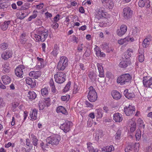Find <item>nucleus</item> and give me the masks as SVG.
Returning a JSON list of instances; mask_svg holds the SVG:
<instances>
[{
	"label": "nucleus",
	"mask_w": 152,
	"mask_h": 152,
	"mask_svg": "<svg viewBox=\"0 0 152 152\" xmlns=\"http://www.w3.org/2000/svg\"><path fill=\"white\" fill-rule=\"evenodd\" d=\"M37 64L35 66V68L37 70H39L43 68L44 66L43 59L39 57L37 58Z\"/></svg>",
	"instance_id": "16"
},
{
	"label": "nucleus",
	"mask_w": 152,
	"mask_h": 152,
	"mask_svg": "<svg viewBox=\"0 0 152 152\" xmlns=\"http://www.w3.org/2000/svg\"><path fill=\"white\" fill-rule=\"evenodd\" d=\"M37 11L36 10H34L32 12V15L28 18V21H31L32 19L35 18L37 17Z\"/></svg>",
	"instance_id": "37"
},
{
	"label": "nucleus",
	"mask_w": 152,
	"mask_h": 152,
	"mask_svg": "<svg viewBox=\"0 0 152 152\" xmlns=\"http://www.w3.org/2000/svg\"><path fill=\"white\" fill-rule=\"evenodd\" d=\"M1 78L4 85H6L9 84L11 81V79L10 77L7 75L2 76Z\"/></svg>",
	"instance_id": "25"
},
{
	"label": "nucleus",
	"mask_w": 152,
	"mask_h": 152,
	"mask_svg": "<svg viewBox=\"0 0 152 152\" xmlns=\"http://www.w3.org/2000/svg\"><path fill=\"white\" fill-rule=\"evenodd\" d=\"M105 15L102 8H100L97 10L96 12L95 18L99 20L102 17H104Z\"/></svg>",
	"instance_id": "19"
},
{
	"label": "nucleus",
	"mask_w": 152,
	"mask_h": 152,
	"mask_svg": "<svg viewBox=\"0 0 152 152\" xmlns=\"http://www.w3.org/2000/svg\"><path fill=\"white\" fill-rule=\"evenodd\" d=\"M24 66L22 65L19 66L15 70V74L18 77L20 78L23 77V70Z\"/></svg>",
	"instance_id": "11"
},
{
	"label": "nucleus",
	"mask_w": 152,
	"mask_h": 152,
	"mask_svg": "<svg viewBox=\"0 0 152 152\" xmlns=\"http://www.w3.org/2000/svg\"><path fill=\"white\" fill-rule=\"evenodd\" d=\"M140 144L139 143H136L134 145V148H135V150L136 149L137 152L139 149Z\"/></svg>",
	"instance_id": "61"
},
{
	"label": "nucleus",
	"mask_w": 152,
	"mask_h": 152,
	"mask_svg": "<svg viewBox=\"0 0 152 152\" xmlns=\"http://www.w3.org/2000/svg\"><path fill=\"white\" fill-rule=\"evenodd\" d=\"M114 149L113 145H111L109 146H106L102 148V151L107 152H110Z\"/></svg>",
	"instance_id": "34"
},
{
	"label": "nucleus",
	"mask_w": 152,
	"mask_h": 152,
	"mask_svg": "<svg viewBox=\"0 0 152 152\" xmlns=\"http://www.w3.org/2000/svg\"><path fill=\"white\" fill-rule=\"evenodd\" d=\"M131 63L130 59H123L119 64V66L121 68H125Z\"/></svg>",
	"instance_id": "13"
},
{
	"label": "nucleus",
	"mask_w": 152,
	"mask_h": 152,
	"mask_svg": "<svg viewBox=\"0 0 152 152\" xmlns=\"http://www.w3.org/2000/svg\"><path fill=\"white\" fill-rule=\"evenodd\" d=\"M69 39L71 42H77L78 38L75 37V36L72 35L70 37Z\"/></svg>",
	"instance_id": "54"
},
{
	"label": "nucleus",
	"mask_w": 152,
	"mask_h": 152,
	"mask_svg": "<svg viewBox=\"0 0 152 152\" xmlns=\"http://www.w3.org/2000/svg\"><path fill=\"white\" fill-rule=\"evenodd\" d=\"M134 145L132 144L126 146L125 149V152H129L131 151L134 148Z\"/></svg>",
	"instance_id": "45"
},
{
	"label": "nucleus",
	"mask_w": 152,
	"mask_h": 152,
	"mask_svg": "<svg viewBox=\"0 0 152 152\" xmlns=\"http://www.w3.org/2000/svg\"><path fill=\"white\" fill-rule=\"evenodd\" d=\"M127 38L126 37L124 39H121L118 40V43L121 45L123 44H127Z\"/></svg>",
	"instance_id": "46"
},
{
	"label": "nucleus",
	"mask_w": 152,
	"mask_h": 152,
	"mask_svg": "<svg viewBox=\"0 0 152 152\" xmlns=\"http://www.w3.org/2000/svg\"><path fill=\"white\" fill-rule=\"evenodd\" d=\"M59 48L57 45H54L53 51L51 52V54L54 56H56L58 53Z\"/></svg>",
	"instance_id": "38"
},
{
	"label": "nucleus",
	"mask_w": 152,
	"mask_h": 152,
	"mask_svg": "<svg viewBox=\"0 0 152 152\" xmlns=\"http://www.w3.org/2000/svg\"><path fill=\"white\" fill-rule=\"evenodd\" d=\"M41 72L39 71H33L30 72L29 73V76L33 77L34 79H37L41 75Z\"/></svg>",
	"instance_id": "22"
},
{
	"label": "nucleus",
	"mask_w": 152,
	"mask_h": 152,
	"mask_svg": "<svg viewBox=\"0 0 152 152\" xmlns=\"http://www.w3.org/2000/svg\"><path fill=\"white\" fill-rule=\"evenodd\" d=\"M149 0H140L138 2L139 6L141 7L145 6V7L148 8L150 7Z\"/></svg>",
	"instance_id": "15"
},
{
	"label": "nucleus",
	"mask_w": 152,
	"mask_h": 152,
	"mask_svg": "<svg viewBox=\"0 0 152 152\" xmlns=\"http://www.w3.org/2000/svg\"><path fill=\"white\" fill-rule=\"evenodd\" d=\"M27 84L31 88L34 87L36 86L35 80L34 79H32L30 78H28L26 79Z\"/></svg>",
	"instance_id": "20"
},
{
	"label": "nucleus",
	"mask_w": 152,
	"mask_h": 152,
	"mask_svg": "<svg viewBox=\"0 0 152 152\" xmlns=\"http://www.w3.org/2000/svg\"><path fill=\"white\" fill-rule=\"evenodd\" d=\"M50 85L51 87L52 88V91L53 92H55V87L54 85V81L52 79H50Z\"/></svg>",
	"instance_id": "47"
},
{
	"label": "nucleus",
	"mask_w": 152,
	"mask_h": 152,
	"mask_svg": "<svg viewBox=\"0 0 152 152\" xmlns=\"http://www.w3.org/2000/svg\"><path fill=\"white\" fill-rule=\"evenodd\" d=\"M140 30L139 28L137 27H134L132 30V35L134 36L137 35L139 32Z\"/></svg>",
	"instance_id": "41"
},
{
	"label": "nucleus",
	"mask_w": 152,
	"mask_h": 152,
	"mask_svg": "<svg viewBox=\"0 0 152 152\" xmlns=\"http://www.w3.org/2000/svg\"><path fill=\"white\" fill-rule=\"evenodd\" d=\"M97 66L99 72V76L101 77H104V75L102 64L98 63L97 64Z\"/></svg>",
	"instance_id": "21"
},
{
	"label": "nucleus",
	"mask_w": 152,
	"mask_h": 152,
	"mask_svg": "<svg viewBox=\"0 0 152 152\" xmlns=\"http://www.w3.org/2000/svg\"><path fill=\"white\" fill-rule=\"evenodd\" d=\"M45 104H44V102L42 101L39 102V110H43L45 107Z\"/></svg>",
	"instance_id": "49"
},
{
	"label": "nucleus",
	"mask_w": 152,
	"mask_h": 152,
	"mask_svg": "<svg viewBox=\"0 0 152 152\" xmlns=\"http://www.w3.org/2000/svg\"><path fill=\"white\" fill-rule=\"evenodd\" d=\"M143 84L145 87H149L152 84V77H144L143 78Z\"/></svg>",
	"instance_id": "12"
},
{
	"label": "nucleus",
	"mask_w": 152,
	"mask_h": 152,
	"mask_svg": "<svg viewBox=\"0 0 152 152\" xmlns=\"http://www.w3.org/2000/svg\"><path fill=\"white\" fill-rule=\"evenodd\" d=\"M68 60L65 56H62L60 57L57 67L58 70H64L68 65Z\"/></svg>",
	"instance_id": "3"
},
{
	"label": "nucleus",
	"mask_w": 152,
	"mask_h": 152,
	"mask_svg": "<svg viewBox=\"0 0 152 152\" xmlns=\"http://www.w3.org/2000/svg\"><path fill=\"white\" fill-rule=\"evenodd\" d=\"M7 47L8 45L7 44L5 43H3L0 45L1 48L3 50H6Z\"/></svg>",
	"instance_id": "57"
},
{
	"label": "nucleus",
	"mask_w": 152,
	"mask_h": 152,
	"mask_svg": "<svg viewBox=\"0 0 152 152\" xmlns=\"http://www.w3.org/2000/svg\"><path fill=\"white\" fill-rule=\"evenodd\" d=\"M131 127L130 130L131 132H133L136 130V123L135 122L133 121L131 123Z\"/></svg>",
	"instance_id": "43"
},
{
	"label": "nucleus",
	"mask_w": 152,
	"mask_h": 152,
	"mask_svg": "<svg viewBox=\"0 0 152 152\" xmlns=\"http://www.w3.org/2000/svg\"><path fill=\"white\" fill-rule=\"evenodd\" d=\"M123 16L126 19H129L132 16L133 14V11L129 7H127L124 8L123 10Z\"/></svg>",
	"instance_id": "10"
},
{
	"label": "nucleus",
	"mask_w": 152,
	"mask_h": 152,
	"mask_svg": "<svg viewBox=\"0 0 152 152\" xmlns=\"http://www.w3.org/2000/svg\"><path fill=\"white\" fill-rule=\"evenodd\" d=\"M136 140L139 141L141 137V132L140 129H137L135 134Z\"/></svg>",
	"instance_id": "44"
},
{
	"label": "nucleus",
	"mask_w": 152,
	"mask_h": 152,
	"mask_svg": "<svg viewBox=\"0 0 152 152\" xmlns=\"http://www.w3.org/2000/svg\"><path fill=\"white\" fill-rule=\"evenodd\" d=\"M134 91L133 87L130 88L129 89H126L124 90V94L125 97L128 99H131L135 97V95L133 92Z\"/></svg>",
	"instance_id": "9"
},
{
	"label": "nucleus",
	"mask_w": 152,
	"mask_h": 152,
	"mask_svg": "<svg viewBox=\"0 0 152 152\" xmlns=\"http://www.w3.org/2000/svg\"><path fill=\"white\" fill-rule=\"evenodd\" d=\"M27 15H26L24 13L21 12V14L20 15L18 18L21 20L23 19Z\"/></svg>",
	"instance_id": "64"
},
{
	"label": "nucleus",
	"mask_w": 152,
	"mask_h": 152,
	"mask_svg": "<svg viewBox=\"0 0 152 152\" xmlns=\"http://www.w3.org/2000/svg\"><path fill=\"white\" fill-rule=\"evenodd\" d=\"M60 15L59 14H57L54 18L53 21L54 22H57L59 20Z\"/></svg>",
	"instance_id": "62"
},
{
	"label": "nucleus",
	"mask_w": 152,
	"mask_h": 152,
	"mask_svg": "<svg viewBox=\"0 0 152 152\" xmlns=\"http://www.w3.org/2000/svg\"><path fill=\"white\" fill-rule=\"evenodd\" d=\"M10 20L5 21L1 25V29L3 31H5L8 28L9 25L10 24Z\"/></svg>",
	"instance_id": "29"
},
{
	"label": "nucleus",
	"mask_w": 152,
	"mask_h": 152,
	"mask_svg": "<svg viewBox=\"0 0 152 152\" xmlns=\"http://www.w3.org/2000/svg\"><path fill=\"white\" fill-rule=\"evenodd\" d=\"M124 112L127 116L131 115L135 112V107L133 105H129L124 107Z\"/></svg>",
	"instance_id": "8"
},
{
	"label": "nucleus",
	"mask_w": 152,
	"mask_h": 152,
	"mask_svg": "<svg viewBox=\"0 0 152 152\" xmlns=\"http://www.w3.org/2000/svg\"><path fill=\"white\" fill-rule=\"evenodd\" d=\"M103 109L104 111L107 113H112L113 112V111L110 108H108V107L106 106H104L103 107Z\"/></svg>",
	"instance_id": "53"
},
{
	"label": "nucleus",
	"mask_w": 152,
	"mask_h": 152,
	"mask_svg": "<svg viewBox=\"0 0 152 152\" xmlns=\"http://www.w3.org/2000/svg\"><path fill=\"white\" fill-rule=\"evenodd\" d=\"M52 27L54 29H56L58 28L59 26V25L57 22H53L52 24Z\"/></svg>",
	"instance_id": "58"
},
{
	"label": "nucleus",
	"mask_w": 152,
	"mask_h": 152,
	"mask_svg": "<svg viewBox=\"0 0 152 152\" xmlns=\"http://www.w3.org/2000/svg\"><path fill=\"white\" fill-rule=\"evenodd\" d=\"M60 140V137L59 135H55L48 137L46 139L48 143L51 144L52 145H57Z\"/></svg>",
	"instance_id": "6"
},
{
	"label": "nucleus",
	"mask_w": 152,
	"mask_h": 152,
	"mask_svg": "<svg viewBox=\"0 0 152 152\" xmlns=\"http://www.w3.org/2000/svg\"><path fill=\"white\" fill-rule=\"evenodd\" d=\"M49 89L47 88H42L41 90V94L42 96H46L49 93Z\"/></svg>",
	"instance_id": "39"
},
{
	"label": "nucleus",
	"mask_w": 152,
	"mask_h": 152,
	"mask_svg": "<svg viewBox=\"0 0 152 152\" xmlns=\"http://www.w3.org/2000/svg\"><path fill=\"white\" fill-rule=\"evenodd\" d=\"M12 53L10 50H6L3 52L1 54L2 58L4 60H7L12 57Z\"/></svg>",
	"instance_id": "17"
},
{
	"label": "nucleus",
	"mask_w": 152,
	"mask_h": 152,
	"mask_svg": "<svg viewBox=\"0 0 152 152\" xmlns=\"http://www.w3.org/2000/svg\"><path fill=\"white\" fill-rule=\"evenodd\" d=\"M71 84V82L70 81L69 82L66 84V86L63 89L64 92H66L68 91L70 87V85Z\"/></svg>",
	"instance_id": "48"
},
{
	"label": "nucleus",
	"mask_w": 152,
	"mask_h": 152,
	"mask_svg": "<svg viewBox=\"0 0 152 152\" xmlns=\"http://www.w3.org/2000/svg\"><path fill=\"white\" fill-rule=\"evenodd\" d=\"M72 123L68 121H66L63 124H61L60 128L65 132L66 133L69 131L70 128L72 126Z\"/></svg>",
	"instance_id": "7"
},
{
	"label": "nucleus",
	"mask_w": 152,
	"mask_h": 152,
	"mask_svg": "<svg viewBox=\"0 0 152 152\" xmlns=\"http://www.w3.org/2000/svg\"><path fill=\"white\" fill-rule=\"evenodd\" d=\"M96 114V117L98 118H101L103 115V110L101 109H96L95 111Z\"/></svg>",
	"instance_id": "36"
},
{
	"label": "nucleus",
	"mask_w": 152,
	"mask_h": 152,
	"mask_svg": "<svg viewBox=\"0 0 152 152\" xmlns=\"http://www.w3.org/2000/svg\"><path fill=\"white\" fill-rule=\"evenodd\" d=\"M37 111L36 109H35L33 110L32 113L30 114L31 119L34 120L36 119L37 115Z\"/></svg>",
	"instance_id": "32"
},
{
	"label": "nucleus",
	"mask_w": 152,
	"mask_h": 152,
	"mask_svg": "<svg viewBox=\"0 0 152 152\" xmlns=\"http://www.w3.org/2000/svg\"><path fill=\"white\" fill-rule=\"evenodd\" d=\"M26 36V34L25 33H23L20 36V42H25V37Z\"/></svg>",
	"instance_id": "60"
},
{
	"label": "nucleus",
	"mask_w": 152,
	"mask_h": 152,
	"mask_svg": "<svg viewBox=\"0 0 152 152\" xmlns=\"http://www.w3.org/2000/svg\"><path fill=\"white\" fill-rule=\"evenodd\" d=\"M31 139L33 145L34 146L37 147L39 144L38 142V140L37 137L34 134H31Z\"/></svg>",
	"instance_id": "24"
},
{
	"label": "nucleus",
	"mask_w": 152,
	"mask_h": 152,
	"mask_svg": "<svg viewBox=\"0 0 152 152\" xmlns=\"http://www.w3.org/2000/svg\"><path fill=\"white\" fill-rule=\"evenodd\" d=\"M151 39L149 38H146L143 41L142 46L143 48H146L148 47L150 42Z\"/></svg>",
	"instance_id": "33"
},
{
	"label": "nucleus",
	"mask_w": 152,
	"mask_h": 152,
	"mask_svg": "<svg viewBox=\"0 0 152 152\" xmlns=\"http://www.w3.org/2000/svg\"><path fill=\"white\" fill-rule=\"evenodd\" d=\"M139 52V60L140 62H143L144 59L143 55L144 50L142 48H140L138 50Z\"/></svg>",
	"instance_id": "27"
},
{
	"label": "nucleus",
	"mask_w": 152,
	"mask_h": 152,
	"mask_svg": "<svg viewBox=\"0 0 152 152\" xmlns=\"http://www.w3.org/2000/svg\"><path fill=\"white\" fill-rule=\"evenodd\" d=\"M145 152H152V143L146 148Z\"/></svg>",
	"instance_id": "56"
},
{
	"label": "nucleus",
	"mask_w": 152,
	"mask_h": 152,
	"mask_svg": "<svg viewBox=\"0 0 152 152\" xmlns=\"http://www.w3.org/2000/svg\"><path fill=\"white\" fill-rule=\"evenodd\" d=\"M43 102H44V104L47 107L49 106L50 104V99L49 98L44 99V100Z\"/></svg>",
	"instance_id": "50"
},
{
	"label": "nucleus",
	"mask_w": 152,
	"mask_h": 152,
	"mask_svg": "<svg viewBox=\"0 0 152 152\" xmlns=\"http://www.w3.org/2000/svg\"><path fill=\"white\" fill-rule=\"evenodd\" d=\"M88 76L92 81H95L96 79V75L93 71H90Z\"/></svg>",
	"instance_id": "30"
},
{
	"label": "nucleus",
	"mask_w": 152,
	"mask_h": 152,
	"mask_svg": "<svg viewBox=\"0 0 152 152\" xmlns=\"http://www.w3.org/2000/svg\"><path fill=\"white\" fill-rule=\"evenodd\" d=\"M133 52V50L132 49H129L127 50L126 53H127L128 55H129L130 57H131L132 55V54Z\"/></svg>",
	"instance_id": "59"
},
{
	"label": "nucleus",
	"mask_w": 152,
	"mask_h": 152,
	"mask_svg": "<svg viewBox=\"0 0 152 152\" xmlns=\"http://www.w3.org/2000/svg\"><path fill=\"white\" fill-rule=\"evenodd\" d=\"M66 74L63 72H58L54 76L55 81L57 83L61 84L66 80Z\"/></svg>",
	"instance_id": "5"
},
{
	"label": "nucleus",
	"mask_w": 152,
	"mask_h": 152,
	"mask_svg": "<svg viewBox=\"0 0 152 152\" xmlns=\"http://www.w3.org/2000/svg\"><path fill=\"white\" fill-rule=\"evenodd\" d=\"M9 65L8 62H5L2 65V68L3 73H8L9 72L10 69Z\"/></svg>",
	"instance_id": "23"
},
{
	"label": "nucleus",
	"mask_w": 152,
	"mask_h": 152,
	"mask_svg": "<svg viewBox=\"0 0 152 152\" xmlns=\"http://www.w3.org/2000/svg\"><path fill=\"white\" fill-rule=\"evenodd\" d=\"M113 119L116 122L120 123L123 119L122 115L119 113H115L113 115Z\"/></svg>",
	"instance_id": "18"
},
{
	"label": "nucleus",
	"mask_w": 152,
	"mask_h": 152,
	"mask_svg": "<svg viewBox=\"0 0 152 152\" xmlns=\"http://www.w3.org/2000/svg\"><path fill=\"white\" fill-rule=\"evenodd\" d=\"M102 48L104 49H107L109 47L107 43H104L102 44Z\"/></svg>",
	"instance_id": "63"
},
{
	"label": "nucleus",
	"mask_w": 152,
	"mask_h": 152,
	"mask_svg": "<svg viewBox=\"0 0 152 152\" xmlns=\"http://www.w3.org/2000/svg\"><path fill=\"white\" fill-rule=\"evenodd\" d=\"M132 78V77L129 74H123L118 77L117 79V82L121 85H123L127 83L130 82Z\"/></svg>",
	"instance_id": "2"
},
{
	"label": "nucleus",
	"mask_w": 152,
	"mask_h": 152,
	"mask_svg": "<svg viewBox=\"0 0 152 152\" xmlns=\"http://www.w3.org/2000/svg\"><path fill=\"white\" fill-rule=\"evenodd\" d=\"M105 5L103 6L106 9H110L113 8L114 6V4L112 0H110L108 2L105 3Z\"/></svg>",
	"instance_id": "31"
},
{
	"label": "nucleus",
	"mask_w": 152,
	"mask_h": 152,
	"mask_svg": "<svg viewBox=\"0 0 152 152\" xmlns=\"http://www.w3.org/2000/svg\"><path fill=\"white\" fill-rule=\"evenodd\" d=\"M57 111L58 113H61L64 114H66L67 113L65 109L62 106L58 107L57 108Z\"/></svg>",
	"instance_id": "40"
},
{
	"label": "nucleus",
	"mask_w": 152,
	"mask_h": 152,
	"mask_svg": "<svg viewBox=\"0 0 152 152\" xmlns=\"http://www.w3.org/2000/svg\"><path fill=\"white\" fill-rule=\"evenodd\" d=\"M80 88V87L75 85L73 90V94H76L78 93Z\"/></svg>",
	"instance_id": "51"
},
{
	"label": "nucleus",
	"mask_w": 152,
	"mask_h": 152,
	"mask_svg": "<svg viewBox=\"0 0 152 152\" xmlns=\"http://www.w3.org/2000/svg\"><path fill=\"white\" fill-rule=\"evenodd\" d=\"M121 129H119L115 135V138L116 140H119L121 138Z\"/></svg>",
	"instance_id": "42"
},
{
	"label": "nucleus",
	"mask_w": 152,
	"mask_h": 152,
	"mask_svg": "<svg viewBox=\"0 0 152 152\" xmlns=\"http://www.w3.org/2000/svg\"><path fill=\"white\" fill-rule=\"evenodd\" d=\"M27 96L29 99H34L36 97V94L34 91H29L27 94Z\"/></svg>",
	"instance_id": "35"
},
{
	"label": "nucleus",
	"mask_w": 152,
	"mask_h": 152,
	"mask_svg": "<svg viewBox=\"0 0 152 152\" xmlns=\"http://www.w3.org/2000/svg\"><path fill=\"white\" fill-rule=\"evenodd\" d=\"M92 144L90 142L87 143V148L89 152H98L99 151L97 148H94L92 146Z\"/></svg>",
	"instance_id": "28"
},
{
	"label": "nucleus",
	"mask_w": 152,
	"mask_h": 152,
	"mask_svg": "<svg viewBox=\"0 0 152 152\" xmlns=\"http://www.w3.org/2000/svg\"><path fill=\"white\" fill-rule=\"evenodd\" d=\"M70 98V95H67L66 96H61V99L63 101H67Z\"/></svg>",
	"instance_id": "52"
},
{
	"label": "nucleus",
	"mask_w": 152,
	"mask_h": 152,
	"mask_svg": "<svg viewBox=\"0 0 152 152\" xmlns=\"http://www.w3.org/2000/svg\"><path fill=\"white\" fill-rule=\"evenodd\" d=\"M127 30V26L125 25H122L121 26L120 29L117 30V34L119 36H121L125 33Z\"/></svg>",
	"instance_id": "14"
},
{
	"label": "nucleus",
	"mask_w": 152,
	"mask_h": 152,
	"mask_svg": "<svg viewBox=\"0 0 152 152\" xmlns=\"http://www.w3.org/2000/svg\"><path fill=\"white\" fill-rule=\"evenodd\" d=\"M102 136L103 134L102 131H101L99 133H96V134L95 137V139L96 141H98L99 139V137H101Z\"/></svg>",
	"instance_id": "55"
},
{
	"label": "nucleus",
	"mask_w": 152,
	"mask_h": 152,
	"mask_svg": "<svg viewBox=\"0 0 152 152\" xmlns=\"http://www.w3.org/2000/svg\"><path fill=\"white\" fill-rule=\"evenodd\" d=\"M88 91L87 96L88 99L91 102H94L97 97V94L95 89L92 86H91L88 88Z\"/></svg>",
	"instance_id": "4"
},
{
	"label": "nucleus",
	"mask_w": 152,
	"mask_h": 152,
	"mask_svg": "<svg viewBox=\"0 0 152 152\" xmlns=\"http://www.w3.org/2000/svg\"><path fill=\"white\" fill-rule=\"evenodd\" d=\"M48 35V31H45L39 28L37 31L36 34H34V37L37 42H44Z\"/></svg>",
	"instance_id": "1"
},
{
	"label": "nucleus",
	"mask_w": 152,
	"mask_h": 152,
	"mask_svg": "<svg viewBox=\"0 0 152 152\" xmlns=\"http://www.w3.org/2000/svg\"><path fill=\"white\" fill-rule=\"evenodd\" d=\"M111 95L113 98L114 99L116 100L119 99L121 97V95L120 93L115 90H113L112 91Z\"/></svg>",
	"instance_id": "26"
}]
</instances>
